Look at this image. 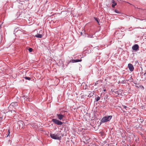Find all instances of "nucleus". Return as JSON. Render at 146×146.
<instances>
[{
    "instance_id": "obj_4",
    "label": "nucleus",
    "mask_w": 146,
    "mask_h": 146,
    "mask_svg": "<svg viewBox=\"0 0 146 146\" xmlns=\"http://www.w3.org/2000/svg\"><path fill=\"white\" fill-rule=\"evenodd\" d=\"M52 121L55 124L58 125H62L63 123L61 121L55 119H52Z\"/></svg>"
},
{
    "instance_id": "obj_17",
    "label": "nucleus",
    "mask_w": 146,
    "mask_h": 146,
    "mask_svg": "<svg viewBox=\"0 0 146 146\" xmlns=\"http://www.w3.org/2000/svg\"><path fill=\"white\" fill-rule=\"evenodd\" d=\"M25 78L26 79L28 80H31V78L29 77H26Z\"/></svg>"
},
{
    "instance_id": "obj_21",
    "label": "nucleus",
    "mask_w": 146,
    "mask_h": 146,
    "mask_svg": "<svg viewBox=\"0 0 146 146\" xmlns=\"http://www.w3.org/2000/svg\"><path fill=\"white\" fill-rule=\"evenodd\" d=\"M95 20L98 22L99 21H98V20L97 19V18H95Z\"/></svg>"
},
{
    "instance_id": "obj_23",
    "label": "nucleus",
    "mask_w": 146,
    "mask_h": 146,
    "mask_svg": "<svg viewBox=\"0 0 146 146\" xmlns=\"http://www.w3.org/2000/svg\"><path fill=\"white\" fill-rule=\"evenodd\" d=\"M89 37H91V38H92L93 37V35H90L89 36Z\"/></svg>"
},
{
    "instance_id": "obj_12",
    "label": "nucleus",
    "mask_w": 146,
    "mask_h": 146,
    "mask_svg": "<svg viewBox=\"0 0 146 146\" xmlns=\"http://www.w3.org/2000/svg\"><path fill=\"white\" fill-rule=\"evenodd\" d=\"M143 75L144 76V78L142 80H144L146 78V71H145V72L143 74Z\"/></svg>"
},
{
    "instance_id": "obj_3",
    "label": "nucleus",
    "mask_w": 146,
    "mask_h": 146,
    "mask_svg": "<svg viewBox=\"0 0 146 146\" xmlns=\"http://www.w3.org/2000/svg\"><path fill=\"white\" fill-rule=\"evenodd\" d=\"M50 136L52 139H60V137L59 136V135L57 134H54L50 133Z\"/></svg>"
},
{
    "instance_id": "obj_6",
    "label": "nucleus",
    "mask_w": 146,
    "mask_h": 146,
    "mask_svg": "<svg viewBox=\"0 0 146 146\" xmlns=\"http://www.w3.org/2000/svg\"><path fill=\"white\" fill-rule=\"evenodd\" d=\"M132 48L133 50L137 51L139 50V46L138 44H135L132 46Z\"/></svg>"
},
{
    "instance_id": "obj_22",
    "label": "nucleus",
    "mask_w": 146,
    "mask_h": 146,
    "mask_svg": "<svg viewBox=\"0 0 146 146\" xmlns=\"http://www.w3.org/2000/svg\"><path fill=\"white\" fill-rule=\"evenodd\" d=\"M97 82H96V83H95V84H94L95 86H96V85L97 84H98V83Z\"/></svg>"
},
{
    "instance_id": "obj_5",
    "label": "nucleus",
    "mask_w": 146,
    "mask_h": 146,
    "mask_svg": "<svg viewBox=\"0 0 146 146\" xmlns=\"http://www.w3.org/2000/svg\"><path fill=\"white\" fill-rule=\"evenodd\" d=\"M128 67L129 69V70L131 72L133 71L134 69V67L133 65L131 63H129L128 65Z\"/></svg>"
},
{
    "instance_id": "obj_16",
    "label": "nucleus",
    "mask_w": 146,
    "mask_h": 146,
    "mask_svg": "<svg viewBox=\"0 0 146 146\" xmlns=\"http://www.w3.org/2000/svg\"><path fill=\"white\" fill-rule=\"evenodd\" d=\"M33 49L31 48H29V51L30 52H31L33 50Z\"/></svg>"
},
{
    "instance_id": "obj_25",
    "label": "nucleus",
    "mask_w": 146,
    "mask_h": 146,
    "mask_svg": "<svg viewBox=\"0 0 146 146\" xmlns=\"http://www.w3.org/2000/svg\"><path fill=\"white\" fill-rule=\"evenodd\" d=\"M143 75H142V77H141L142 78H143Z\"/></svg>"
},
{
    "instance_id": "obj_1",
    "label": "nucleus",
    "mask_w": 146,
    "mask_h": 146,
    "mask_svg": "<svg viewBox=\"0 0 146 146\" xmlns=\"http://www.w3.org/2000/svg\"><path fill=\"white\" fill-rule=\"evenodd\" d=\"M112 117V115L106 116L103 117L101 120V122L105 123L110 121Z\"/></svg>"
},
{
    "instance_id": "obj_2",
    "label": "nucleus",
    "mask_w": 146,
    "mask_h": 146,
    "mask_svg": "<svg viewBox=\"0 0 146 146\" xmlns=\"http://www.w3.org/2000/svg\"><path fill=\"white\" fill-rule=\"evenodd\" d=\"M9 107L10 108H13L15 109H17L19 108L17 103L16 102L12 103L10 105Z\"/></svg>"
},
{
    "instance_id": "obj_20",
    "label": "nucleus",
    "mask_w": 146,
    "mask_h": 146,
    "mask_svg": "<svg viewBox=\"0 0 146 146\" xmlns=\"http://www.w3.org/2000/svg\"><path fill=\"white\" fill-rule=\"evenodd\" d=\"M122 106L125 109H126V108H127V107L125 105H123Z\"/></svg>"
},
{
    "instance_id": "obj_10",
    "label": "nucleus",
    "mask_w": 146,
    "mask_h": 146,
    "mask_svg": "<svg viewBox=\"0 0 146 146\" xmlns=\"http://www.w3.org/2000/svg\"><path fill=\"white\" fill-rule=\"evenodd\" d=\"M42 35L40 34H37V35H35V37L38 38H41L42 36Z\"/></svg>"
},
{
    "instance_id": "obj_9",
    "label": "nucleus",
    "mask_w": 146,
    "mask_h": 146,
    "mask_svg": "<svg viewBox=\"0 0 146 146\" xmlns=\"http://www.w3.org/2000/svg\"><path fill=\"white\" fill-rule=\"evenodd\" d=\"M82 61L81 59H72V60H71L69 61V62H72V63H75V62H81Z\"/></svg>"
},
{
    "instance_id": "obj_7",
    "label": "nucleus",
    "mask_w": 146,
    "mask_h": 146,
    "mask_svg": "<svg viewBox=\"0 0 146 146\" xmlns=\"http://www.w3.org/2000/svg\"><path fill=\"white\" fill-rule=\"evenodd\" d=\"M18 124L19 125L20 127L22 128H23L25 126V124L24 122L22 121H19L18 123Z\"/></svg>"
},
{
    "instance_id": "obj_14",
    "label": "nucleus",
    "mask_w": 146,
    "mask_h": 146,
    "mask_svg": "<svg viewBox=\"0 0 146 146\" xmlns=\"http://www.w3.org/2000/svg\"><path fill=\"white\" fill-rule=\"evenodd\" d=\"M100 99V97L99 96H97V97L96 98V101L97 102V101H99Z\"/></svg>"
},
{
    "instance_id": "obj_11",
    "label": "nucleus",
    "mask_w": 146,
    "mask_h": 146,
    "mask_svg": "<svg viewBox=\"0 0 146 146\" xmlns=\"http://www.w3.org/2000/svg\"><path fill=\"white\" fill-rule=\"evenodd\" d=\"M112 2L113 3L112 5V7H114L115 6L117 5V3H115L114 0H112Z\"/></svg>"
},
{
    "instance_id": "obj_24",
    "label": "nucleus",
    "mask_w": 146,
    "mask_h": 146,
    "mask_svg": "<svg viewBox=\"0 0 146 146\" xmlns=\"http://www.w3.org/2000/svg\"><path fill=\"white\" fill-rule=\"evenodd\" d=\"M103 91H104V92H105L106 91V89H104Z\"/></svg>"
},
{
    "instance_id": "obj_18",
    "label": "nucleus",
    "mask_w": 146,
    "mask_h": 146,
    "mask_svg": "<svg viewBox=\"0 0 146 146\" xmlns=\"http://www.w3.org/2000/svg\"><path fill=\"white\" fill-rule=\"evenodd\" d=\"M10 133V130H9V129L8 131V132H7L8 135H7V137L8 136V135H9Z\"/></svg>"
},
{
    "instance_id": "obj_19",
    "label": "nucleus",
    "mask_w": 146,
    "mask_h": 146,
    "mask_svg": "<svg viewBox=\"0 0 146 146\" xmlns=\"http://www.w3.org/2000/svg\"><path fill=\"white\" fill-rule=\"evenodd\" d=\"M25 96H22V97L23 98H24V99H25V100H27H27H28V99L27 98L26 99H25Z\"/></svg>"
},
{
    "instance_id": "obj_13",
    "label": "nucleus",
    "mask_w": 146,
    "mask_h": 146,
    "mask_svg": "<svg viewBox=\"0 0 146 146\" xmlns=\"http://www.w3.org/2000/svg\"><path fill=\"white\" fill-rule=\"evenodd\" d=\"M114 11L116 13H117L118 14L121 13V12H120V11H119L118 10L115 9V10Z\"/></svg>"
},
{
    "instance_id": "obj_8",
    "label": "nucleus",
    "mask_w": 146,
    "mask_h": 146,
    "mask_svg": "<svg viewBox=\"0 0 146 146\" xmlns=\"http://www.w3.org/2000/svg\"><path fill=\"white\" fill-rule=\"evenodd\" d=\"M64 115H62L61 114H57V116L58 119L61 120L64 117Z\"/></svg>"
},
{
    "instance_id": "obj_15",
    "label": "nucleus",
    "mask_w": 146,
    "mask_h": 146,
    "mask_svg": "<svg viewBox=\"0 0 146 146\" xmlns=\"http://www.w3.org/2000/svg\"><path fill=\"white\" fill-rule=\"evenodd\" d=\"M94 95V93L93 92V93H91L90 94H89L88 96V97H89L92 96Z\"/></svg>"
}]
</instances>
